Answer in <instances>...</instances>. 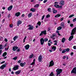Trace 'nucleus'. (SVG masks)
Masks as SVG:
<instances>
[{
    "instance_id": "1",
    "label": "nucleus",
    "mask_w": 76,
    "mask_h": 76,
    "mask_svg": "<svg viewBox=\"0 0 76 76\" xmlns=\"http://www.w3.org/2000/svg\"><path fill=\"white\" fill-rule=\"evenodd\" d=\"M76 27H75L73 29L72 31L71 32V36L69 39V41H71L72 39L73 38V35L75 34V33L76 32Z\"/></svg>"
},
{
    "instance_id": "2",
    "label": "nucleus",
    "mask_w": 76,
    "mask_h": 76,
    "mask_svg": "<svg viewBox=\"0 0 76 76\" xmlns=\"http://www.w3.org/2000/svg\"><path fill=\"white\" fill-rule=\"evenodd\" d=\"M56 72H57L56 76H60V73H62V69H59V68L57 69L56 70Z\"/></svg>"
},
{
    "instance_id": "3",
    "label": "nucleus",
    "mask_w": 76,
    "mask_h": 76,
    "mask_svg": "<svg viewBox=\"0 0 76 76\" xmlns=\"http://www.w3.org/2000/svg\"><path fill=\"white\" fill-rule=\"evenodd\" d=\"M19 66L18 65H15L14 67L13 68V70H18L19 68Z\"/></svg>"
},
{
    "instance_id": "4",
    "label": "nucleus",
    "mask_w": 76,
    "mask_h": 76,
    "mask_svg": "<svg viewBox=\"0 0 76 76\" xmlns=\"http://www.w3.org/2000/svg\"><path fill=\"white\" fill-rule=\"evenodd\" d=\"M71 73H74L76 75V67H74L71 71Z\"/></svg>"
},
{
    "instance_id": "5",
    "label": "nucleus",
    "mask_w": 76,
    "mask_h": 76,
    "mask_svg": "<svg viewBox=\"0 0 76 76\" xmlns=\"http://www.w3.org/2000/svg\"><path fill=\"white\" fill-rule=\"evenodd\" d=\"M54 62H53V61H51L50 62V65L49 67H51V66H54Z\"/></svg>"
},
{
    "instance_id": "6",
    "label": "nucleus",
    "mask_w": 76,
    "mask_h": 76,
    "mask_svg": "<svg viewBox=\"0 0 76 76\" xmlns=\"http://www.w3.org/2000/svg\"><path fill=\"white\" fill-rule=\"evenodd\" d=\"M40 43L41 45H43L44 44V39L43 38H42L40 39Z\"/></svg>"
},
{
    "instance_id": "7",
    "label": "nucleus",
    "mask_w": 76,
    "mask_h": 76,
    "mask_svg": "<svg viewBox=\"0 0 76 76\" xmlns=\"http://www.w3.org/2000/svg\"><path fill=\"white\" fill-rule=\"evenodd\" d=\"M64 2L65 1L64 0L61 1L59 3L60 4L61 6H64Z\"/></svg>"
},
{
    "instance_id": "8",
    "label": "nucleus",
    "mask_w": 76,
    "mask_h": 76,
    "mask_svg": "<svg viewBox=\"0 0 76 76\" xmlns=\"http://www.w3.org/2000/svg\"><path fill=\"white\" fill-rule=\"evenodd\" d=\"M28 27H29L28 28V30H32L34 28V26L31 25H29L28 26Z\"/></svg>"
},
{
    "instance_id": "9",
    "label": "nucleus",
    "mask_w": 76,
    "mask_h": 76,
    "mask_svg": "<svg viewBox=\"0 0 76 76\" xmlns=\"http://www.w3.org/2000/svg\"><path fill=\"white\" fill-rule=\"evenodd\" d=\"M18 48H19V47L17 46H14L13 47L12 50L15 51H16V50L17 49H18Z\"/></svg>"
},
{
    "instance_id": "10",
    "label": "nucleus",
    "mask_w": 76,
    "mask_h": 76,
    "mask_svg": "<svg viewBox=\"0 0 76 76\" xmlns=\"http://www.w3.org/2000/svg\"><path fill=\"white\" fill-rule=\"evenodd\" d=\"M38 60L39 62H41V61H42V56L40 55L39 56L38 58Z\"/></svg>"
},
{
    "instance_id": "11",
    "label": "nucleus",
    "mask_w": 76,
    "mask_h": 76,
    "mask_svg": "<svg viewBox=\"0 0 76 76\" xmlns=\"http://www.w3.org/2000/svg\"><path fill=\"white\" fill-rule=\"evenodd\" d=\"M6 67V64H3L0 67V69H4V67Z\"/></svg>"
},
{
    "instance_id": "12",
    "label": "nucleus",
    "mask_w": 76,
    "mask_h": 76,
    "mask_svg": "<svg viewBox=\"0 0 76 76\" xmlns=\"http://www.w3.org/2000/svg\"><path fill=\"white\" fill-rule=\"evenodd\" d=\"M22 22L20 21V20H19L17 21V26H19V25H20L21 23H22Z\"/></svg>"
},
{
    "instance_id": "13",
    "label": "nucleus",
    "mask_w": 76,
    "mask_h": 76,
    "mask_svg": "<svg viewBox=\"0 0 76 76\" xmlns=\"http://www.w3.org/2000/svg\"><path fill=\"white\" fill-rule=\"evenodd\" d=\"M56 36V35L54 34H53L51 36L50 38H52L53 39H55V38L54 37Z\"/></svg>"
},
{
    "instance_id": "14",
    "label": "nucleus",
    "mask_w": 76,
    "mask_h": 76,
    "mask_svg": "<svg viewBox=\"0 0 76 76\" xmlns=\"http://www.w3.org/2000/svg\"><path fill=\"white\" fill-rule=\"evenodd\" d=\"M13 8V6H10L8 8V10L9 11H10L12 9V8Z\"/></svg>"
},
{
    "instance_id": "15",
    "label": "nucleus",
    "mask_w": 76,
    "mask_h": 76,
    "mask_svg": "<svg viewBox=\"0 0 76 76\" xmlns=\"http://www.w3.org/2000/svg\"><path fill=\"white\" fill-rule=\"evenodd\" d=\"M29 45H27L25 46V48H26V50H28L29 48Z\"/></svg>"
},
{
    "instance_id": "16",
    "label": "nucleus",
    "mask_w": 76,
    "mask_h": 76,
    "mask_svg": "<svg viewBox=\"0 0 76 76\" xmlns=\"http://www.w3.org/2000/svg\"><path fill=\"white\" fill-rule=\"evenodd\" d=\"M26 64V63L25 62H24L23 63H20V65L21 67H23L25 65V64Z\"/></svg>"
},
{
    "instance_id": "17",
    "label": "nucleus",
    "mask_w": 76,
    "mask_h": 76,
    "mask_svg": "<svg viewBox=\"0 0 76 76\" xmlns=\"http://www.w3.org/2000/svg\"><path fill=\"white\" fill-rule=\"evenodd\" d=\"M52 10L53 11V13H56L57 12V11L55 10V9L53 8L52 9Z\"/></svg>"
},
{
    "instance_id": "18",
    "label": "nucleus",
    "mask_w": 76,
    "mask_h": 76,
    "mask_svg": "<svg viewBox=\"0 0 76 76\" xmlns=\"http://www.w3.org/2000/svg\"><path fill=\"white\" fill-rule=\"evenodd\" d=\"M20 12H17L15 13V15L16 16H17V17H18V16H19V15H20Z\"/></svg>"
},
{
    "instance_id": "19",
    "label": "nucleus",
    "mask_w": 76,
    "mask_h": 76,
    "mask_svg": "<svg viewBox=\"0 0 76 76\" xmlns=\"http://www.w3.org/2000/svg\"><path fill=\"white\" fill-rule=\"evenodd\" d=\"M16 75H19L20 73V70H18L15 72Z\"/></svg>"
},
{
    "instance_id": "20",
    "label": "nucleus",
    "mask_w": 76,
    "mask_h": 76,
    "mask_svg": "<svg viewBox=\"0 0 76 76\" xmlns=\"http://www.w3.org/2000/svg\"><path fill=\"white\" fill-rule=\"evenodd\" d=\"M41 33L42 34H44V35H46V34H47V33H46V31H42Z\"/></svg>"
},
{
    "instance_id": "21",
    "label": "nucleus",
    "mask_w": 76,
    "mask_h": 76,
    "mask_svg": "<svg viewBox=\"0 0 76 76\" xmlns=\"http://www.w3.org/2000/svg\"><path fill=\"white\" fill-rule=\"evenodd\" d=\"M66 41V39H65V38H63L61 40L62 42H63V43H64V42H65V41Z\"/></svg>"
},
{
    "instance_id": "22",
    "label": "nucleus",
    "mask_w": 76,
    "mask_h": 76,
    "mask_svg": "<svg viewBox=\"0 0 76 76\" xmlns=\"http://www.w3.org/2000/svg\"><path fill=\"white\" fill-rule=\"evenodd\" d=\"M60 16H61V14H58L55 16V18H58V17H60Z\"/></svg>"
},
{
    "instance_id": "23",
    "label": "nucleus",
    "mask_w": 76,
    "mask_h": 76,
    "mask_svg": "<svg viewBox=\"0 0 76 76\" xmlns=\"http://www.w3.org/2000/svg\"><path fill=\"white\" fill-rule=\"evenodd\" d=\"M30 11H31L33 12H35V8H31L30 9Z\"/></svg>"
},
{
    "instance_id": "24",
    "label": "nucleus",
    "mask_w": 76,
    "mask_h": 76,
    "mask_svg": "<svg viewBox=\"0 0 76 76\" xmlns=\"http://www.w3.org/2000/svg\"><path fill=\"white\" fill-rule=\"evenodd\" d=\"M32 13H30L28 15V18H31V16H32Z\"/></svg>"
},
{
    "instance_id": "25",
    "label": "nucleus",
    "mask_w": 76,
    "mask_h": 76,
    "mask_svg": "<svg viewBox=\"0 0 76 76\" xmlns=\"http://www.w3.org/2000/svg\"><path fill=\"white\" fill-rule=\"evenodd\" d=\"M6 55H7V53L5 52L3 53L2 56L5 57Z\"/></svg>"
},
{
    "instance_id": "26",
    "label": "nucleus",
    "mask_w": 76,
    "mask_h": 76,
    "mask_svg": "<svg viewBox=\"0 0 76 76\" xmlns=\"http://www.w3.org/2000/svg\"><path fill=\"white\" fill-rule=\"evenodd\" d=\"M18 38V36H16L14 37L13 38L14 40L16 41V38Z\"/></svg>"
},
{
    "instance_id": "27",
    "label": "nucleus",
    "mask_w": 76,
    "mask_h": 76,
    "mask_svg": "<svg viewBox=\"0 0 76 76\" xmlns=\"http://www.w3.org/2000/svg\"><path fill=\"white\" fill-rule=\"evenodd\" d=\"M56 49V47L53 46L52 47V50H53L54 51H55Z\"/></svg>"
},
{
    "instance_id": "28",
    "label": "nucleus",
    "mask_w": 76,
    "mask_h": 76,
    "mask_svg": "<svg viewBox=\"0 0 76 76\" xmlns=\"http://www.w3.org/2000/svg\"><path fill=\"white\" fill-rule=\"evenodd\" d=\"M54 76V74H53V72H51V73L50 74V76Z\"/></svg>"
},
{
    "instance_id": "29",
    "label": "nucleus",
    "mask_w": 76,
    "mask_h": 76,
    "mask_svg": "<svg viewBox=\"0 0 76 76\" xmlns=\"http://www.w3.org/2000/svg\"><path fill=\"white\" fill-rule=\"evenodd\" d=\"M61 29H62V27L61 26H59L57 28V30H61Z\"/></svg>"
},
{
    "instance_id": "30",
    "label": "nucleus",
    "mask_w": 76,
    "mask_h": 76,
    "mask_svg": "<svg viewBox=\"0 0 76 76\" xmlns=\"http://www.w3.org/2000/svg\"><path fill=\"white\" fill-rule=\"evenodd\" d=\"M64 22H62L61 24V26H62V27H64Z\"/></svg>"
},
{
    "instance_id": "31",
    "label": "nucleus",
    "mask_w": 76,
    "mask_h": 76,
    "mask_svg": "<svg viewBox=\"0 0 76 76\" xmlns=\"http://www.w3.org/2000/svg\"><path fill=\"white\" fill-rule=\"evenodd\" d=\"M1 49H3V45H0V50H1Z\"/></svg>"
},
{
    "instance_id": "32",
    "label": "nucleus",
    "mask_w": 76,
    "mask_h": 76,
    "mask_svg": "<svg viewBox=\"0 0 76 76\" xmlns=\"http://www.w3.org/2000/svg\"><path fill=\"white\" fill-rule=\"evenodd\" d=\"M34 7H39V4H36Z\"/></svg>"
},
{
    "instance_id": "33",
    "label": "nucleus",
    "mask_w": 76,
    "mask_h": 76,
    "mask_svg": "<svg viewBox=\"0 0 76 76\" xmlns=\"http://www.w3.org/2000/svg\"><path fill=\"white\" fill-rule=\"evenodd\" d=\"M65 51H67V52H69V50H70V49H69V48H67V49H65Z\"/></svg>"
},
{
    "instance_id": "34",
    "label": "nucleus",
    "mask_w": 76,
    "mask_h": 76,
    "mask_svg": "<svg viewBox=\"0 0 76 76\" xmlns=\"http://www.w3.org/2000/svg\"><path fill=\"white\" fill-rule=\"evenodd\" d=\"M75 16V15L73 14L72 15H70L69 17V18H72V17H73V16Z\"/></svg>"
},
{
    "instance_id": "35",
    "label": "nucleus",
    "mask_w": 76,
    "mask_h": 76,
    "mask_svg": "<svg viewBox=\"0 0 76 76\" xmlns=\"http://www.w3.org/2000/svg\"><path fill=\"white\" fill-rule=\"evenodd\" d=\"M41 23L39 21L38 22V23H37V24L39 25V26H40V25H41Z\"/></svg>"
},
{
    "instance_id": "36",
    "label": "nucleus",
    "mask_w": 76,
    "mask_h": 76,
    "mask_svg": "<svg viewBox=\"0 0 76 76\" xmlns=\"http://www.w3.org/2000/svg\"><path fill=\"white\" fill-rule=\"evenodd\" d=\"M34 56V55L33 54H32V55H31L29 57V58H32L33 56Z\"/></svg>"
},
{
    "instance_id": "37",
    "label": "nucleus",
    "mask_w": 76,
    "mask_h": 76,
    "mask_svg": "<svg viewBox=\"0 0 76 76\" xmlns=\"http://www.w3.org/2000/svg\"><path fill=\"white\" fill-rule=\"evenodd\" d=\"M26 37H27L26 36H25V38H24V39L23 40V43H24V42H25V39H26Z\"/></svg>"
},
{
    "instance_id": "38",
    "label": "nucleus",
    "mask_w": 76,
    "mask_h": 76,
    "mask_svg": "<svg viewBox=\"0 0 76 76\" xmlns=\"http://www.w3.org/2000/svg\"><path fill=\"white\" fill-rule=\"evenodd\" d=\"M58 4H55L54 5V7H56V8H58Z\"/></svg>"
},
{
    "instance_id": "39",
    "label": "nucleus",
    "mask_w": 76,
    "mask_h": 76,
    "mask_svg": "<svg viewBox=\"0 0 76 76\" xmlns=\"http://www.w3.org/2000/svg\"><path fill=\"white\" fill-rule=\"evenodd\" d=\"M44 40L45 42H46V41H48V38H45L44 39Z\"/></svg>"
},
{
    "instance_id": "40",
    "label": "nucleus",
    "mask_w": 76,
    "mask_h": 76,
    "mask_svg": "<svg viewBox=\"0 0 76 76\" xmlns=\"http://www.w3.org/2000/svg\"><path fill=\"white\" fill-rule=\"evenodd\" d=\"M58 8H63L62 7V5H61V6H59V5H58Z\"/></svg>"
},
{
    "instance_id": "41",
    "label": "nucleus",
    "mask_w": 76,
    "mask_h": 76,
    "mask_svg": "<svg viewBox=\"0 0 76 76\" xmlns=\"http://www.w3.org/2000/svg\"><path fill=\"white\" fill-rule=\"evenodd\" d=\"M70 26L72 28V27H73V24L70 23Z\"/></svg>"
},
{
    "instance_id": "42",
    "label": "nucleus",
    "mask_w": 76,
    "mask_h": 76,
    "mask_svg": "<svg viewBox=\"0 0 76 76\" xmlns=\"http://www.w3.org/2000/svg\"><path fill=\"white\" fill-rule=\"evenodd\" d=\"M18 58L17 57H15L14 58H13V59L14 60H16Z\"/></svg>"
},
{
    "instance_id": "43",
    "label": "nucleus",
    "mask_w": 76,
    "mask_h": 76,
    "mask_svg": "<svg viewBox=\"0 0 76 76\" xmlns=\"http://www.w3.org/2000/svg\"><path fill=\"white\" fill-rule=\"evenodd\" d=\"M50 15H46V18H50Z\"/></svg>"
},
{
    "instance_id": "44",
    "label": "nucleus",
    "mask_w": 76,
    "mask_h": 76,
    "mask_svg": "<svg viewBox=\"0 0 76 76\" xmlns=\"http://www.w3.org/2000/svg\"><path fill=\"white\" fill-rule=\"evenodd\" d=\"M65 52H66V51L65 49L63 50L62 51V53H64Z\"/></svg>"
},
{
    "instance_id": "45",
    "label": "nucleus",
    "mask_w": 76,
    "mask_h": 76,
    "mask_svg": "<svg viewBox=\"0 0 76 76\" xmlns=\"http://www.w3.org/2000/svg\"><path fill=\"white\" fill-rule=\"evenodd\" d=\"M75 21H76V18L74 19L73 20V22H75Z\"/></svg>"
},
{
    "instance_id": "46",
    "label": "nucleus",
    "mask_w": 76,
    "mask_h": 76,
    "mask_svg": "<svg viewBox=\"0 0 76 76\" xmlns=\"http://www.w3.org/2000/svg\"><path fill=\"white\" fill-rule=\"evenodd\" d=\"M21 61H22L20 60L18 61L17 63H18L20 64L21 62Z\"/></svg>"
},
{
    "instance_id": "47",
    "label": "nucleus",
    "mask_w": 76,
    "mask_h": 76,
    "mask_svg": "<svg viewBox=\"0 0 76 76\" xmlns=\"http://www.w3.org/2000/svg\"><path fill=\"white\" fill-rule=\"evenodd\" d=\"M6 46H7V44H6L5 45L2 46V47L4 48V47H6Z\"/></svg>"
},
{
    "instance_id": "48",
    "label": "nucleus",
    "mask_w": 76,
    "mask_h": 76,
    "mask_svg": "<svg viewBox=\"0 0 76 76\" xmlns=\"http://www.w3.org/2000/svg\"><path fill=\"white\" fill-rule=\"evenodd\" d=\"M48 31H51V28L49 27L48 30Z\"/></svg>"
},
{
    "instance_id": "49",
    "label": "nucleus",
    "mask_w": 76,
    "mask_h": 76,
    "mask_svg": "<svg viewBox=\"0 0 76 76\" xmlns=\"http://www.w3.org/2000/svg\"><path fill=\"white\" fill-rule=\"evenodd\" d=\"M48 0H45L44 1H43V3H46V2H47V1Z\"/></svg>"
},
{
    "instance_id": "50",
    "label": "nucleus",
    "mask_w": 76,
    "mask_h": 76,
    "mask_svg": "<svg viewBox=\"0 0 76 76\" xmlns=\"http://www.w3.org/2000/svg\"><path fill=\"white\" fill-rule=\"evenodd\" d=\"M48 12H51V8H49L48 9Z\"/></svg>"
},
{
    "instance_id": "51",
    "label": "nucleus",
    "mask_w": 76,
    "mask_h": 76,
    "mask_svg": "<svg viewBox=\"0 0 76 76\" xmlns=\"http://www.w3.org/2000/svg\"><path fill=\"white\" fill-rule=\"evenodd\" d=\"M5 21V20L4 19L2 21V23H3Z\"/></svg>"
},
{
    "instance_id": "52",
    "label": "nucleus",
    "mask_w": 76,
    "mask_h": 76,
    "mask_svg": "<svg viewBox=\"0 0 76 76\" xmlns=\"http://www.w3.org/2000/svg\"><path fill=\"white\" fill-rule=\"evenodd\" d=\"M44 17H45V15H43L42 17V20H43L44 19Z\"/></svg>"
},
{
    "instance_id": "53",
    "label": "nucleus",
    "mask_w": 76,
    "mask_h": 76,
    "mask_svg": "<svg viewBox=\"0 0 76 76\" xmlns=\"http://www.w3.org/2000/svg\"><path fill=\"white\" fill-rule=\"evenodd\" d=\"M74 49L76 50V46H74L73 47Z\"/></svg>"
},
{
    "instance_id": "54",
    "label": "nucleus",
    "mask_w": 76,
    "mask_h": 76,
    "mask_svg": "<svg viewBox=\"0 0 76 76\" xmlns=\"http://www.w3.org/2000/svg\"><path fill=\"white\" fill-rule=\"evenodd\" d=\"M34 64H35V62H32V63L30 64V65H34Z\"/></svg>"
},
{
    "instance_id": "55",
    "label": "nucleus",
    "mask_w": 76,
    "mask_h": 76,
    "mask_svg": "<svg viewBox=\"0 0 76 76\" xmlns=\"http://www.w3.org/2000/svg\"><path fill=\"white\" fill-rule=\"evenodd\" d=\"M2 53V50H0V55H1V54Z\"/></svg>"
},
{
    "instance_id": "56",
    "label": "nucleus",
    "mask_w": 76,
    "mask_h": 76,
    "mask_svg": "<svg viewBox=\"0 0 76 76\" xmlns=\"http://www.w3.org/2000/svg\"><path fill=\"white\" fill-rule=\"evenodd\" d=\"M64 19V18L63 17L61 19V21H62Z\"/></svg>"
},
{
    "instance_id": "57",
    "label": "nucleus",
    "mask_w": 76,
    "mask_h": 76,
    "mask_svg": "<svg viewBox=\"0 0 76 76\" xmlns=\"http://www.w3.org/2000/svg\"><path fill=\"white\" fill-rule=\"evenodd\" d=\"M20 51V49H18L17 50V52H19Z\"/></svg>"
},
{
    "instance_id": "58",
    "label": "nucleus",
    "mask_w": 76,
    "mask_h": 76,
    "mask_svg": "<svg viewBox=\"0 0 76 76\" xmlns=\"http://www.w3.org/2000/svg\"><path fill=\"white\" fill-rule=\"evenodd\" d=\"M73 52H72L71 53H70V55L71 56H73Z\"/></svg>"
},
{
    "instance_id": "59",
    "label": "nucleus",
    "mask_w": 76,
    "mask_h": 76,
    "mask_svg": "<svg viewBox=\"0 0 76 76\" xmlns=\"http://www.w3.org/2000/svg\"><path fill=\"white\" fill-rule=\"evenodd\" d=\"M21 16L22 17H23V18L24 17H25V15L24 14H22Z\"/></svg>"
},
{
    "instance_id": "60",
    "label": "nucleus",
    "mask_w": 76,
    "mask_h": 76,
    "mask_svg": "<svg viewBox=\"0 0 76 76\" xmlns=\"http://www.w3.org/2000/svg\"><path fill=\"white\" fill-rule=\"evenodd\" d=\"M9 50V47L8 48H5V51H7V50Z\"/></svg>"
},
{
    "instance_id": "61",
    "label": "nucleus",
    "mask_w": 76,
    "mask_h": 76,
    "mask_svg": "<svg viewBox=\"0 0 76 76\" xmlns=\"http://www.w3.org/2000/svg\"><path fill=\"white\" fill-rule=\"evenodd\" d=\"M4 41H5V42H7V39H4Z\"/></svg>"
},
{
    "instance_id": "62",
    "label": "nucleus",
    "mask_w": 76,
    "mask_h": 76,
    "mask_svg": "<svg viewBox=\"0 0 76 76\" xmlns=\"http://www.w3.org/2000/svg\"><path fill=\"white\" fill-rule=\"evenodd\" d=\"M66 58V56H64L63 57V59H65Z\"/></svg>"
},
{
    "instance_id": "63",
    "label": "nucleus",
    "mask_w": 76,
    "mask_h": 76,
    "mask_svg": "<svg viewBox=\"0 0 76 76\" xmlns=\"http://www.w3.org/2000/svg\"><path fill=\"white\" fill-rule=\"evenodd\" d=\"M53 41L54 42H55V43H57V40H54Z\"/></svg>"
},
{
    "instance_id": "64",
    "label": "nucleus",
    "mask_w": 76,
    "mask_h": 76,
    "mask_svg": "<svg viewBox=\"0 0 76 76\" xmlns=\"http://www.w3.org/2000/svg\"><path fill=\"white\" fill-rule=\"evenodd\" d=\"M68 23H70V21L69 20L67 21Z\"/></svg>"
}]
</instances>
